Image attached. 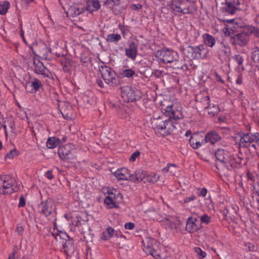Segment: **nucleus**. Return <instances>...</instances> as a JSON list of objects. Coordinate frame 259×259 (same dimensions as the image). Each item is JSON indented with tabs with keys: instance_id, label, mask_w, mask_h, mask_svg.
Instances as JSON below:
<instances>
[{
	"instance_id": "obj_13",
	"label": "nucleus",
	"mask_w": 259,
	"mask_h": 259,
	"mask_svg": "<svg viewBox=\"0 0 259 259\" xmlns=\"http://www.w3.org/2000/svg\"><path fill=\"white\" fill-rule=\"evenodd\" d=\"M242 6V0H226V6L224 8L226 12L231 14H233L237 11L241 10Z\"/></svg>"
},
{
	"instance_id": "obj_58",
	"label": "nucleus",
	"mask_w": 259,
	"mask_h": 259,
	"mask_svg": "<svg viewBox=\"0 0 259 259\" xmlns=\"http://www.w3.org/2000/svg\"><path fill=\"white\" fill-rule=\"evenodd\" d=\"M149 254L152 255L154 257L156 258H158L159 257V254L156 252V251L154 249V251H152V253H149Z\"/></svg>"
},
{
	"instance_id": "obj_14",
	"label": "nucleus",
	"mask_w": 259,
	"mask_h": 259,
	"mask_svg": "<svg viewBox=\"0 0 259 259\" xmlns=\"http://www.w3.org/2000/svg\"><path fill=\"white\" fill-rule=\"evenodd\" d=\"M239 145L242 147H247L250 145L251 143L255 141V134L252 135L251 133H240Z\"/></svg>"
},
{
	"instance_id": "obj_12",
	"label": "nucleus",
	"mask_w": 259,
	"mask_h": 259,
	"mask_svg": "<svg viewBox=\"0 0 259 259\" xmlns=\"http://www.w3.org/2000/svg\"><path fill=\"white\" fill-rule=\"evenodd\" d=\"M116 192V191H115ZM121 199V194L117 192V194L111 192L104 200L105 203L109 208L118 207V203Z\"/></svg>"
},
{
	"instance_id": "obj_21",
	"label": "nucleus",
	"mask_w": 259,
	"mask_h": 259,
	"mask_svg": "<svg viewBox=\"0 0 259 259\" xmlns=\"http://www.w3.org/2000/svg\"><path fill=\"white\" fill-rule=\"evenodd\" d=\"M137 46L134 41H131L128 48L125 50V55L133 60H135L137 55Z\"/></svg>"
},
{
	"instance_id": "obj_3",
	"label": "nucleus",
	"mask_w": 259,
	"mask_h": 259,
	"mask_svg": "<svg viewBox=\"0 0 259 259\" xmlns=\"http://www.w3.org/2000/svg\"><path fill=\"white\" fill-rule=\"evenodd\" d=\"M164 114L175 120L181 119L184 117L182 107L180 103L177 101H172L166 106L164 109Z\"/></svg>"
},
{
	"instance_id": "obj_39",
	"label": "nucleus",
	"mask_w": 259,
	"mask_h": 259,
	"mask_svg": "<svg viewBox=\"0 0 259 259\" xmlns=\"http://www.w3.org/2000/svg\"><path fill=\"white\" fill-rule=\"evenodd\" d=\"M189 143L190 145L194 149H197L201 145V143L200 141H197L194 137H191Z\"/></svg>"
},
{
	"instance_id": "obj_43",
	"label": "nucleus",
	"mask_w": 259,
	"mask_h": 259,
	"mask_svg": "<svg viewBox=\"0 0 259 259\" xmlns=\"http://www.w3.org/2000/svg\"><path fill=\"white\" fill-rule=\"evenodd\" d=\"M153 75H154L157 78H160L161 77H163L165 75H167L168 73L165 72L163 70H155L153 73Z\"/></svg>"
},
{
	"instance_id": "obj_47",
	"label": "nucleus",
	"mask_w": 259,
	"mask_h": 259,
	"mask_svg": "<svg viewBox=\"0 0 259 259\" xmlns=\"http://www.w3.org/2000/svg\"><path fill=\"white\" fill-rule=\"evenodd\" d=\"M140 153L139 151H137L132 154L130 158V161L134 162L136 160V158L140 156Z\"/></svg>"
},
{
	"instance_id": "obj_8",
	"label": "nucleus",
	"mask_w": 259,
	"mask_h": 259,
	"mask_svg": "<svg viewBox=\"0 0 259 259\" xmlns=\"http://www.w3.org/2000/svg\"><path fill=\"white\" fill-rule=\"evenodd\" d=\"M187 51L191 53L190 58L194 59H207L209 58L208 50L203 45L198 46H189Z\"/></svg>"
},
{
	"instance_id": "obj_25",
	"label": "nucleus",
	"mask_w": 259,
	"mask_h": 259,
	"mask_svg": "<svg viewBox=\"0 0 259 259\" xmlns=\"http://www.w3.org/2000/svg\"><path fill=\"white\" fill-rule=\"evenodd\" d=\"M196 100L198 102V106L199 109H203L206 110L210 104L209 98L208 96H205L201 99L199 96L196 97Z\"/></svg>"
},
{
	"instance_id": "obj_59",
	"label": "nucleus",
	"mask_w": 259,
	"mask_h": 259,
	"mask_svg": "<svg viewBox=\"0 0 259 259\" xmlns=\"http://www.w3.org/2000/svg\"><path fill=\"white\" fill-rule=\"evenodd\" d=\"M16 253V250L14 249L12 253L9 255L8 259H15V256Z\"/></svg>"
},
{
	"instance_id": "obj_19",
	"label": "nucleus",
	"mask_w": 259,
	"mask_h": 259,
	"mask_svg": "<svg viewBox=\"0 0 259 259\" xmlns=\"http://www.w3.org/2000/svg\"><path fill=\"white\" fill-rule=\"evenodd\" d=\"M146 171L142 169L137 170L132 174L131 181L135 183H139L141 182L146 183Z\"/></svg>"
},
{
	"instance_id": "obj_10",
	"label": "nucleus",
	"mask_w": 259,
	"mask_h": 259,
	"mask_svg": "<svg viewBox=\"0 0 259 259\" xmlns=\"http://www.w3.org/2000/svg\"><path fill=\"white\" fill-rule=\"evenodd\" d=\"M121 96L123 100L127 102L135 101L141 97L139 91H135L128 87H126L122 89Z\"/></svg>"
},
{
	"instance_id": "obj_41",
	"label": "nucleus",
	"mask_w": 259,
	"mask_h": 259,
	"mask_svg": "<svg viewBox=\"0 0 259 259\" xmlns=\"http://www.w3.org/2000/svg\"><path fill=\"white\" fill-rule=\"evenodd\" d=\"M135 74L134 70L132 69H125L123 70L121 74L123 77H131Z\"/></svg>"
},
{
	"instance_id": "obj_20",
	"label": "nucleus",
	"mask_w": 259,
	"mask_h": 259,
	"mask_svg": "<svg viewBox=\"0 0 259 259\" xmlns=\"http://www.w3.org/2000/svg\"><path fill=\"white\" fill-rule=\"evenodd\" d=\"M58 155L59 157L64 160H68L72 162V160L74 158V154L69 149H67L65 147H61L58 149Z\"/></svg>"
},
{
	"instance_id": "obj_48",
	"label": "nucleus",
	"mask_w": 259,
	"mask_h": 259,
	"mask_svg": "<svg viewBox=\"0 0 259 259\" xmlns=\"http://www.w3.org/2000/svg\"><path fill=\"white\" fill-rule=\"evenodd\" d=\"M246 249L249 251H253L255 249V246L254 245L250 242L246 243L245 245Z\"/></svg>"
},
{
	"instance_id": "obj_57",
	"label": "nucleus",
	"mask_w": 259,
	"mask_h": 259,
	"mask_svg": "<svg viewBox=\"0 0 259 259\" xmlns=\"http://www.w3.org/2000/svg\"><path fill=\"white\" fill-rule=\"evenodd\" d=\"M46 176L50 180H52L54 178V176L52 174V171L48 170L46 174Z\"/></svg>"
},
{
	"instance_id": "obj_9",
	"label": "nucleus",
	"mask_w": 259,
	"mask_h": 259,
	"mask_svg": "<svg viewBox=\"0 0 259 259\" xmlns=\"http://www.w3.org/2000/svg\"><path fill=\"white\" fill-rule=\"evenodd\" d=\"M31 50L34 55L42 58H47L51 51L47 45L42 42L33 44Z\"/></svg>"
},
{
	"instance_id": "obj_11",
	"label": "nucleus",
	"mask_w": 259,
	"mask_h": 259,
	"mask_svg": "<svg viewBox=\"0 0 259 259\" xmlns=\"http://www.w3.org/2000/svg\"><path fill=\"white\" fill-rule=\"evenodd\" d=\"M162 223L166 228L169 229L173 233H178L180 231L179 227L182 224L178 218L173 217H169L163 219Z\"/></svg>"
},
{
	"instance_id": "obj_2",
	"label": "nucleus",
	"mask_w": 259,
	"mask_h": 259,
	"mask_svg": "<svg viewBox=\"0 0 259 259\" xmlns=\"http://www.w3.org/2000/svg\"><path fill=\"white\" fill-rule=\"evenodd\" d=\"M170 7L175 12L183 14H192L197 10L195 2L189 0H174Z\"/></svg>"
},
{
	"instance_id": "obj_46",
	"label": "nucleus",
	"mask_w": 259,
	"mask_h": 259,
	"mask_svg": "<svg viewBox=\"0 0 259 259\" xmlns=\"http://www.w3.org/2000/svg\"><path fill=\"white\" fill-rule=\"evenodd\" d=\"M250 31L253 35L257 37H259V28L251 27L250 28Z\"/></svg>"
},
{
	"instance_id": "obj_64",
	"label": "nucleus",
	"mask_w": 259,
	"mask_h": 259,
	"mask_svg": "<svg viewBox=\"0 0 259 259\" xmlns=\"http://www.w3.org/2000/svg\"><path fill=\"white\" fill-rule=\"evenodd\" d=\"M255 142H257L259 145V133H256L255 134Z\"/></svg>"
},
{
	"instance_id": "obj_51",
	"label": "nucleus",
	"mask_w": 259,
	"mask_h": 259,
	"mask_svg": "<svg viewBox=\"0 0 259 259\" xmlns=\"http://www.w3.org/2000/svg\"><path fill=\"white\" fill-rule=\"evenodd\" d=\"M196 199V197L194 195H191L189 197H187L184 199L185 203H188L191 201H193Z\"/></svg>"
},
{
	"instance_id": "obj_33",
	"label": "nucleus",
	"mask_w": 259,
	"mask_h": 259,
	"mask_svg": "<svg viewBox=\"0 0 259 259\" xmlns=\"http://www.w3.org/2000/svg\"><path fill=\"white\" fill-rule=\"evenodd\" d=\"M205 111H207L208 114L212 116H215L220 112L219 107L213 104H209L208 107Z\"/></svg>"
},
{
	"instance_id": "obj_6",
	"label": "nucleus",
	"mask_w": 259,
	"mask_h": 259,
	"mask_svg": "<svg viewBox=\"0 0 259 259\" xmlns=\"http://www.w3.org/2000/svg\"><path fill=\"white\" fill-rule=\"evenodd\" d=\"M2 183L0 184V193L3 194H11L18 190L17 186L15 184L14 179L10 176L5 175L1 178Z\"/></svg>"
},
{
	"instance_id": "obj_63",
	"label": "nucleus",
	"mask_w": 259,
	"mask_h": 259,
	"mask_svg": "<svg viewBox=\"0 0 259 259\" xmlns=\"http://www.w3.org/2000/svg\"><path fill=\"white\" fill-rule=\"evenodd\" d=\"M22 2L25 5H28L29 3L33 1L34 0H21Z\"/></svg>"
},
{
	"instance_id": "obj_22",
	"label": "nucleus",
	"mask_w": 259,
	"mask_h": 259,
	"mask_svg": "<svg viewBox=\"0 0 259 259\" xmlns=\"http://www.w3.org/2000/svg\"><path fill=\"white\" fill-rule=\"evenodd\" d=\"M40 81L36 78H33L26 84L25 88L29 92L36 91L41 87Z\"/></svg>"
},
{
	"instance_id": "obj_54",
	"label": "nucleus",
	"mask_w": 259,
	"mask_h": 259,
	"mask_svg": "<svg viewBox=\"0 0 259 259\" xmlns=\"http://www.w3.org/2000/svg\"><path fill=\"white\" fill-rule=\"evenodd\" d=\"M254 190L256 193L259 196V182L254 183L253 185Z\"/></svg>"
},
{
	"instance_id": "obj_7",
	"label": "nucleus",
	"mask_w": 259,
	"mask_h": 259,
	"mask_svg": "<svg viewBox=\"0 0 259 259\" xmlns=\"http://www.w3.org/2000/svg\"><path fill=\"white\" fill-rule=\"evenodd\" d=\"M155 55L157 58L164 63H170L177 61L179 58L177 52L169 49L158 50Z\"/></svg>"
},
{
	"instance_id": "obj_53",
	"label": "nucleus",
	"mask_w": 259,
	"mask_h": 259,
	"mask_svg": "<svg viewBox=\"0 0 259 259\" xmlns=\"http://www.w3.org/2000/svg\"><path fill=\"white\" fill-rule=\"evenodd\" d=\"M25 205V198L23 196H21L20 198V201H19V203L18 204V206L19 207H23Z\"/></svg>"
},
{
	"instance_id": "obj_4",
	"label": "nucleus",
	"mask_w": 259,
	"mask_h": 259,
	"mask_svg": "<svg viewBox=\"0 0 259 259\" xmlns=\"http://www.w3.org/2000/svg\"><path fill=\"white\" fill-rule=\"evenodd\" d=\"M101 76L105 82L111 86H117L119 81L115 72L110 67L104 65L99 67Z\"/></svg>"
},
{
	"instance_id": "obj_31",
	"label": "nucleus",
	"mask_w": 259,
	"mask_h": 259,
	"mask_svg": "<svg viewBox=\"0 0 259 259\" xmlns=\"http://www.w3.org/2000/svg\"><path fill=\"white\" fill-rule=\"evenodd\" d=\"M114 230L111 227H108L102 233L101 239L103 240H107L113 236Z\"/></svg>"
},
{
	"instance_id": "obj_29",
	"label": "nucleus",
	"mask_w": 259,
	"mask_h": 259,
	"mask_svg": "<svg viewBox=\"0 0 259 259\" xmlns=\"http://www.w3.org/2000/svg\"><path fill=\"white\" fill-rule=\"evenodd\" d=\"M230 53V49L228 45L224 43L221 44L219 51V57L220 59H225L228 57Z\"/></svg>"
},
{
	"instance_id": "obj_56",
	"label": "nucleus",
	"mask_w": 259,
	"mask_h": 259,
	"mask_svg": "<svg viewBox=\"0 0 259 259\" xmlns=\"http://www.w3.org/2000/svg\"><path fill=\"white\" fill-rule=\"evenodd\" d=\"M24 231V229L22 226H17L16 229V232L19 235H21Z\"/></svg>"
},
{
	"instance_id": "obj_60",
	"label": "nucleus",
	"mask_w": 259,
	"mask_h": 259,
	"mask_svg": "<svg viewBox=\"0 0 259 259\" xmlns=\"http://www.w3.org/2000/svg\"><path fill=\"white\" fill-rule=\"evenodd\" d=\"M247 178L248 179L250 180L253 182H254L255 181V177H254V176L249 172L247 174Z\"/></svg>"
},
{
	"instance_id": "obj_17",
	"label": "nucleus",
	"mask_w": 259,
	"mask_h": 259,
	"mask_svg": "<svg viewBox=\"0 0 259 259\" xmlns=\"http://www.w3.org/2000/svg\"><path fill=\"white\" fill-rule=\"evenodd\" d=\"M196 217H190L188 218L186 225V230L190 233H194L201 229V226L197 224Z\"/></svg>"
},
{
	"instance_id": "obj_5",
	"label": "nucleus",
	"mask_w": 259,
	"mask_h": 259,
	"mask_svg": "<svg viewBox=\"0 0 259 259\" xmlns=\"http://www.w3.org/2000/svg\"><path fill=\"white\" fill-rule=\"evenodd\" d=\"M153 126L158 131H163L164 134L168 135L175 128L174 122L171 118L165 120H161L160 118L154 119L152 121Z\"/></svg>"
},
{
	"instance_id": "obj_30",
	"label": "nucleus",
	"mask_w": 259,
	"mask_h": 259,
	"mask_svg": "<svg viewBox=\"0 0 259 259\" xmlns=\"http://www.w3.org/2000/svg\"><path fill=\"white\" fill-rule=\"evenodd\" d=\"M204 43L209 47H213L215 43L214 38L209 34L205 33L203 35Z\"/></svg>"
},
{
	"instance_id": "obj_18",
	"label": "nucleus",
	"mask_w": 259,
	"mask_h": 259,
	"mask_svg": "<svg viewBox=\"0 0 259 259\" xmlns=\"http://www.w3.org/2000/svg\"><path fill=\"white\" fill-rule=\"evenodd\" d=\"M249 40V37L245 33H240L236 34L232 37V43L235 45L243 46Z\"/></svg>"
},
{
	"instance_id": "obj_45",
	"label": "nucleus",
	"mask_w": 259,
	"mask_h": 259,
	"mask_svg": "<svg viewBox=\"0 0 259 259\" xmlns=\"http://www.w3.org/2000/svg\"><path fill=\"white\" fill-rule=\"evenodd\" d=\"M17 155V151L15 149L11 150L6 155V158L12 159Z\"/></svg>"
},
{
	"instance_id": "obj_55",
	"label": "nucleus",
	"mask_w": 259,
	"mask_h": 259,
	"mask_svg": "<svg viewBox=\"0 0 259 259\" xmlns=\"http://www.w3.org/2000/svg\"><path fill=\"white\" fill-rule=\"evenodd\" d=\"M142 8V5L141 4H134L131 5V9L134 10H140Z\"/></svg>"
},
{
	"instance_id": "obj_38",
	"label": "nucleus",
	"mask_w": 259,
	"mask_h": 259,
	"mask_svg": "<svg viewBox=\"0 0 259 259\" xmlns=\"http://www.w3.org/2000/svg\"><path fill=\"white\" fill-rule=\"evenodd\" d=\"M120 0H106L104 2V6L107 8H112L115 5H118Z\"/></svg>"
},
{
	"instance_id": "obj_35",
	"label": "nucleus",
	"mask_w": 259,
	"mask_h": 259,
	"mask_svg": "<svg viewBox=\"0 0 259 259\" xmlns=\"http://www.w3.org/2000/svg\"><path fill=\"white\" fill-rule=\"evenodd\" d=\"M160 176L156 174H151L150 175H146V183H154L156 182L159 179Z\"/></svg>"
},
{
	"instance_id": "obj_15",
	"label": "nucleus",
	"mask_w": 259,
	"mask_h": 259,
	"mask_svg": "<svg viewBox=\"0 0 259 259\" xmlns=\"http://www.w3.org/2000/svg\"><path fill=\"white\" fill-rule=\"evenodd\" d=\"M53 203L50 200L42 201L38 205V211L46 217L50 215L53 212Z\"/></svg>"
},
{
	"instance_id": "obj_42",
	"label": "nucleus",
	"mask_w": 259,
	"mask_h": 259,
	"mask_svg": "<svg viewBox=\"0 0 259 259\" xmlns=\"http://www.w3.org/2000/svg\"><path fill=\"white\" fill-rule=\"evenodd\" d=\"M201 223L208 224L211 221V218L207 214H203L200 217Z\"/></svg>"
},
{
	"instance_id": "obj_62",
	"label": "nucleus",
	"mask_w": 259,
	"mask_h": 259,
	"mask_svg": "<svg viewBox=\"0 0 259 259\" xmlns=\"http://www.w3.org/2000/svg\"><path fill=\"white\" fill-rule=\"evenodd\" d=\"M97 83L100 87H101L102 88H103L104 84L102 80H101L100 79L97 80Z\"/></svg>"
},
{
	"instance_id": "obj_28",
	"label": "nucleus",
	"mask_w": 259,
	"mask_h": 259,
	"mask_svg": "<svg viewBox=\"0 0 259 259\" xmlns=\"http://www.w3.org/2000/svg\"><path fill=\"white\" fill-rule=\"evenodd\" d=\"M63 251L68 256H71L75 251L73 243L71 241H66L63 245Z\"/></svg>"
},
{
	"instance_id": "obj_26",
	"label": "nucleus",
	"mask_w": 259,
	"mask_h": 259,
	"mask_svg": "<svg viewBox=\"0 0 259 259\" xmlns=\"http://www.w3.org/2000/svg\"><path fill=\"white\" fill-rule=\"evenodd\" d=\"M221 139L220 136L215 131H211L208 133L205 137L206 142H209L213 144Z\"/></svg>"
},
{
	"instance_id": "obj_23",
	"label": "nucleus",
	"mask_w": 259,
	"mask_h": 259,
	"mask_svg": "<svg viewBox=\"0 0 259 259\" xmlns=\"http://www.w3.org/2000/svg\"><path fill=\"white\" fill-rule=\"evenodd\" d=\"M143 244V250L146 253H152L154 251V244H155V240L152 238H146L142 241Z\"/></svg>"
},
{
	"instance_id": "obj_50",
	"label": "nucleus",
	"mask_w": 259,
	"mask_h": 259,
	"mask_svg": "<svg viewBox=\"0 0 259 259\" xmlns=\"http://www.w3.org/2000/svg\"><path fill=\"white\" fill-rule=\"evenodd\" d=\"M124 227L126 229L132 230L135 227V224L131 222L126 223L124 225Z\"/></svg>"
},
{
	"instance_id": "obj_34",
	"label": "nucleus",
	"mask_w": 259,
	"mask_h": 259,
	"mask_svg": "<svg viewBox=\"0 0 259 259\" xmlns=\"http://www.w3.org/2000/svg\"><path fill=\"white\" fill-rule=\"evenodd\" d=\"M121 37L120 34L112 33V34H108L107 36V37L106 38V40L107 41V42H108L109 43H112V42L116 43L119 40H120L121 39Z\"/></svg>"
},
{
	"instance_id": "obj_16",
	"label": "nucleus",
	"mask_w": 259,
	"mask_h": 259,
	"mask_svg": "<svg viewBox=\"0 0 259 259\" xmlns=\"http://www.w3.org/2000/svg\"><path fill=\"white\" fill-rule=\"evenodd\" d=\"M114 175L118 180L131 181L132 174L130 170L126 167L117 169L114 172Z\"/></svg>"
},
{
	"instance_id": "obj_49",
	"label": "nucleus",
	"mask_w": 259,
	"mask_h": 259,
	"mask_svg": "<svg viewBox=\"0 0 259 259\" xmlns=\"http://www.w3.org/2000/svg\"><path fill=\"white\" fill-rule=\"evenodd\" d=\"M234 58L239 65H242L243 61V59L240 55H236L235 56Z\"/></svg>"
},
{
	"instance_id": "obj_40",
	"label": "nucleus",
	"mask_w": 259,
	"mask_h": 259,
	"mask_svg": "<svg viewBox=\"0 0 259 259\" xmlns=\"http://www.w3.org/2000/svg\"><path fill=\"white\" fill-rule=\"evenodd\" d=\"M62 65L63 66V69L65 71H69L71 66V61L69 59H65L62 62Z\"/></svg>"
},
{
	"instance_id": "obj_27",
	"label": "nucleus",
	"mask_w": 259,
	"mask_h": 259,
	"mask_svg": "<svg viewBox=\"0 0 259 259\" xmlns=\"http://www.w3.org/2000/svg\"><path fill=\"white\" fill-rule=\"evenodd\" d=\"M34 70L36 73L42 74L47 77L49 76L50 73L49 71L45 67L41 62L39 61H38L37 63L34 62Z\"/></svg>"
},
{
	"instance_id": "obj_32",
	"label": "nucleus",
	"mask_w": 259,
	"mask_h": 259,
	"mask_svg": "<svg viewBox=\"0 0 259 259\" xmlns=\"http://www.w3.org/2000/svg\"><path fill=\"white\" fill-rule=\"evenodd\" d=\"M60 140L58 138L55 137L49 138L47 141V146L48 148L53 149L59 145Z\"/></svg>"
},
{
	"instance_id": "obj_44",
	"label": "nucleus",
	"mask_w": 259,
	"mask_h": 259,
	"mask_svg": "<svg viewBox=\"0 0 259 259\" xmlns=\"http://www.w3.org/2000/svg\"><path fill=\"white\" fill-rule=\"evenodd\" d=\"M195 251L196 253L198 256L200 258H203L205 257L206 253L205 252L202 251L199 247H196L195 248Z\"/></svg>"
},
{
	"instance_id": "obj_61",
	"label": "nucleus",
	"mask_w": 259,
	"mask_h": 259,
	"mask_svg": "<svg viewBox=\"0 0 259 259\" xmlns=\"http://www.w3.org/2000/svg\"><path fill=\"white\" fill-rule=\"evenodd\" d=\"M170 166H174V165L172 164H168L167 165L166 167L163 168L162 169V171L163 172H167L169 170V168Z\"/></svg>"
},
{
	"instance_id": "obj_24",
	"label": "nucleus",
	"mask_w": 259,
	"mask_h": 259,
	"mask_svg": "<svg viewBox=\"0 0 259 259\" xmlns=\"http://www.w3.org/2000/svg\"><path fill=\"white\" fill-rule=\"evenodd\" d=\"M85 9L90 13L97 11L100 8L99 1L95 0H86Z\"/></svg>"
},
{
	"instance_id": "obj_36",
	"label": "nucleus",
	"mask_w": 259,
	"mask_h": 259,
	"mask_svg": "<svg viewBox=\"0 0 259 259\" xmlns=\"http://www.w3.org/2000/svg\"><path fill=\"white\" fill-rule=\"evenodd\" d=\"M83 8H80L77 6L71 7L69 9V13H71L73 16H76L83 12Z\"/></svg>"
},
{
	"instance_id": "obj_52",
	"label": "nucleus",
	"mask_w": 259,
	"mask_h": 259,
	"mask_svg": "<svg viewBox=\"0 0 259 259\" xmlns=\"http://www.w3.org/2000/svg\"><path fill=\"white\" fill-rule=\"evenodd\" d=\"M207 192V189L204 188L201 190L200 192L199 193H198V196L205 197L206 195Z\"/></svg>"
},
{
	"instance_id": "obj_1",
	"label": "nucleus",
	"mask_w": 259,
	"mask_h": 259,
	"mask_svg": "<svg viewBox=\"0 0 259 259\" xmlns=\"http://www.w3.org/2000/svg\"><path fill=\"white\" fill-rule=\"evenodd\" d=\"M215 156L217 160V168L224 172L226 170H231L238 167L242 160L239 156H232L227 150L224 149H219L215 152Z\"/></svg>"
},
{
	"instance_id": "obj_37",
	"label": "nucleus",
	"mask_w": 259,
	"mask_h": 259,
	"mask_svg": "<svg viewBox=\"0 0 259 259\" xmlns=\"http://www.w3.org/2000/svg\"><path fill=\"white\" fill-rule=\"evenodd\" d=\"M9 6L10 4L8 2H3L0 3V14H5L9 8Z\"/></svg>"
}]
</instances>
